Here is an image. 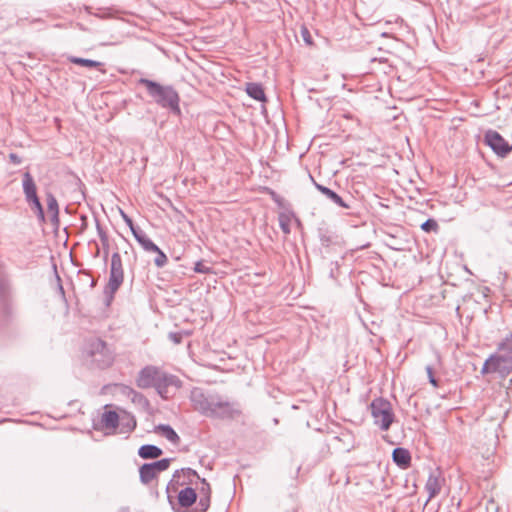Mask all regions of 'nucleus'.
Segmentation results:
<instances>
[{
    "mask_svg": "<svg viewBox=\"0 0 512 512\" xmlns=\"http://www.w3.org/2000/svg\"><path fill=\"white\" fill-rule=\"evenodd\" d=\"M374 423L384 431L388 430L394 421V413L389 401L376 398L370 404Z\"/></svg>",
    "mask_w": 512,
    "mask_h": 512,
    "instance_id": "obj_3",
    "label": "nucleus"
},
{
    "mask_svg": "<svg viewBox=\"0 0 512 512\" xmlns=\"http://www.w3.org/2000/svg\"><path fill=\"white\" fill-rule=\"evenodd\" d=\"M512 371V355L508 352L500 351L490 356L484 363L482 373H500L509 374Z\"/></svg>",
    "mask_w": 512,
    "mask_h": 512,
    "instance_id": "obj_5",
    "label": "nucleus"
},
{
    "mask_svg": "<svg viewBox=\"0 0 512 512\" xmlns=\"http://www.w3.org/2000/svg\"><path fill=\"white\" fill-rule=\"evenodd\" d=\"M140 479L144 484L150 483L157 477V474L150 464H144L140 468Z\"/></svg>",
    "mask_w": 512,
    "mask_h": 512,
    "instance_id": "obj_18",
    "label": "nucleus"
},
{
    "mask_svg": "<svg viewBox=\"0 0 512 512\" xmlns=\"http://www.w3.org/2000/svg\"><path fill=\"white\" fill-rule=\"evenodd\" d=\"M23 191L27 200L37 196L36 185L29 172H26L23 175Z\"/></svg>",
    "mask_w": 512,
    "mask_h": 512,
    "instance_id": "obj_13",
    "label": "nucleus"
},
{
    "mask_svg": "<svg viewBox=\"0 0 512 512\" xmlns=\"http://www.w3.org/2000/svg\"><path fill=\"white\" fill-rule=\"evenodd\" d=\"M485 141L499 155H505L511 150L508 142L498 132L488 131Z\"/></svg>",
    "mask_w": 512,
    "mask_h": 512,
    "instance_id": "obj_7",
    "label": "nucleus"
},
{
    "mask_svg": "<svg viewBox=\"0 0 512 512\" xmlns=\"http://www.w3.org/2000/svg\"><path fill=\"white\" fill-rule=\"evenodd\" d=\"M47 205L50 210L57 211V208H58L57 201L51 194L48 195Z\"/></svg>",
    "mask_w": 512,
    "mask_h": 512,
    "instance_id": "obj_28",
    "label": "nucleus"
},
{
    "mask_svg": "<svg viewBox=\"0 0 512 512\" xmlns=\"http://www.w3.org/2000/svg\"><path fill=\"white\" fill-rule=\"evenodd\" d=\"M500 351H506L512 355V333L501 343Z\"/></svg>",
    "mask_w": 512,
    "mask_h": 512,
    "instance_id": "obj_24",
    "label": "nucleus"
},
{
    "mask_svg": "<svg viewBox=\"0 0 512 512\" xmlns=\"http://www.w3.org/2000/svg\"><path fill=\"white\" fill-rule=\"evenodd\" d=\"M141 83L146 86L149 94L158 104L179 112V96L173 89L163 87L147 79H142Z\"/></svg>",
    "mask_w": 512,
    "mask_h": 512,
    "instance_id": "obj_1",
    "label": "nucleus"
},
{
    "mask_svg": "<svg viewBox=\"0 0 512 512\" xmlns=\"http://www.w3.org/2000/svg\"><path fill=\"white\" fill-rule=\"evenodd\" d=\"M71 62L77 65L85 66V67H98L101 65L100 62L89 60V59H83V58H77L73 57L71 58Z\"/></svg>",
    "mask_w": 512,
    "mask_h": 512,
    "instance_id": "obj_20",
    "label": "nucleus"
},
{
    "mask_svg": "<svg viewBox=\"0 0 512 512\" xmlns=\"http://www.w3.org/2000/svg\"><path fill=\"white\" fill-rule=\"evenodd\" d=\"M155 253H157V257L154 260L156 266L163 267L168 261L167 256L160 249L155 251Z\"/></svg>",
    "mask_w": 512,
    "mask_h": 512,
    "instance_id": "obj_25",
    "label": "nucleus"
},
{
    "mask_svg": "<svg viewBox=\"0 0 512 512\" xmlns=\"http://www.w3.org/2000/svg\"><path fill=\"white\" fill-rule=\"evenodd\" d=\"M421 228L425 232H436L438 230V223L434 219H428L421 225Z\"/></svg>",
    "mask_w": 512,
    "mask_h": 512,
    "instance_id": "obj_23",
    "label": "nucleus"
},
{
    "mask_svg": "<svg viewBox=\"0 0 512 512\" xmlns=\"http://www.w3.org/2000/svg\"><path fill=\"white\" fill-rule=\"evenodd\" d=\"M301 36L307 45H309V46L313 45L312 36L307 27L303 26L301 28Z\"/></svg>",
    "mask_w": 512,
    "mask_h": 512,
    "instance_id": "obj_26",
    "label": "nucleus"
},
{
    "mask_svg": "<svg viewBox=\"0 0 512 512\" xmlns=\"http://www.w3.org/2000/svg\"><path fill=\"white\" fill-rule=\"evenodd\" d=\"M317 189L323 193L324 195H326L328 198H330L333 202H335L336 204H338L339 206L341 207H344V208H347L348 206L344 203V201L342 200V198L337 194L335 193L334 191H332L331 189L325 187V186H322V185H317Z\"/></svg>",
    "mask_w": 512,
    "mask_h": 512,
    "instance_id": "obj_19",
    "label": "nucleus"
},
{
    "mask_svg": "<svg viewBox=\"0 0 512 512\" xmlns=\"http://www.w3.org/2000/svg\"><path fill=\"white\" fill-rule=\"evenodd\" d=\"M426 371H427V374H428V377H429V381L430 383L434 386V387H437V381L436 379L434 378L433 376V370L431 367H427L426 368Z\"/></svg>",
    "mask_w": 512,
    "mask_h": 512,
    "instance_id": "obj_30",
    "label": "nucleus"
},
{
    "mask_svg": "<svg viewBox=\"0 0 512 512\" xmlns=\"http://www.w3.org/2000/svg\"><path fill=\"white\" fill-rule=\"evenodd\" d=\"M122 214V217L124 219V221L126 222V224L129 226V228L131 229L132 233L134 234V232H138L135 227H134V224H133V221L132 219L127 216L125 213L121 212Z\"/></svg>",
    "mask_w": 512,
    "mask_h": 512,
    "instance_id": "obj_29",
    "label": "nucleus"
},
{
    "mask_svg": "<svg viewBox=\"0 0 512 512\" xmlns=\"http://www.w3.org/2000/svg\"><path fill=\"white\" fill-rule=\"evenodd\" d=\"M119 416L115 411H106L101 418L102 426L109 432H114L118 426Z\"/></svg>",
    "mask_w": 512,
    "mask_h": 512,
    "instance_id": "obj_10",
    "label": "nucleus"
},
{
    "mask_svg": "<svg viewBox=\"0 0 512 512\" xmlns=\"http://www.w3.org/2000/svg\"><path fill=\"white\" fill-rule=\"evenodd\" d=\"M138 454L143 459H153L158 458L162 450L154 445H143L139 448Z\"/></svg>",
    "mask_w": 512,
    "mask_h": 512,
    "instance_id": "obj_16",
    "label": "nucleus"
},
{
    "mask_svg": "<svg viewBox=\"0 0 512 512\" xmlns=\"http://www.w3.org/2000/svg\"><path fill=\"white\" fill-rule=\"evenodd\" d=\"M204 413L207 416L233 418L235 415L239 414L240 411L235 408L234 404L228 401L212 400L208 403Z\"/></svg>",
    "mask_w": 512,
    "mask_h": 512,
    "instance_id": "obj_6",
    "label": "nucleus"
},
{
    "mask_svg": "<svg viewBox=\"0 0 512 512\" xmlns=\"http://www.w3.org/2000/svg\"><path fill=\"white\" fill-rule=\"evenodd\" d=\"M27 201L32 205L33 209H35V211L37 212V214L40 217H44L43 207L40 203L38 196H35L34 198H30Z\"/></svg>",
    "mask_w": 512,
    "mask_h": 512,
    "instance_id": "obj_22",
    "label": "nucleus"
},
{
    "mask_svg": "<svg viewBox=\"0 0 512 512\" xmlns=\"http://www.w3.org/2000/svg\"><path fill=\"white\" fill-rule=\"evenodd\" d=\"M137 385L144 389L155 387L162 397L167 398V378L154 367H146L139 373Z\"/></svg>",
    "mask_w": 512,
    "mask_h": 512,
    "instance_id": "obj_2",
    "label": "nucleus"
},
{
    "mask_svg": "<svg viewBox=\"0 0 512 512\" xmlns=\"http://www.w3.org/2000/svg\"><path fill=\"white\" fill-rule=\"evenodd\" d=\"M394 462L401 468H408L411 463V455L407 449L396 448L392 453Z\"/></svg>",
    "mask_w": 512,
    "mask_h": 512,
    "instance_id": "obj_8",
    "label": "nucleus"
},
{
    "mask_svg": "<svg viewBox=\"0 0 512 512\" xmlns=\"http://www.w3.org/2000/svg\"><path fill=\"white\" fill-rule=\"evenodd\" d=\"M247 94L257 100V101H266V96L263 87L258 83H247L246 85Z\"/></svg>",
    "mask_w": 512,
    "mask_h": 512,
    "instance_id": "obj_15",
    "label": "nucleus"
},
{
    "mask_svg": "<svg viewBox=\"0 0 512 512\" xmlns=\"http://www.w3.org/2000/svg\"><path fill=\"white\" fill-rule=\"evenodd\" d=\"M194 271L197 273L208 274L211 273V269L206 267L201 261H198L194 266Z\"/></svg>",
    "mask_w": 512,
    "mask_h": 512,
    "instance_id": "obj_27",
    "label": "nucleus"
},
{
    "mask_svg": "<svg viewBox=\"0 0 512 512\" xmlns=\"http://www.w3.org/2000/svg\"><path fill=\"white\" fill-rule=\"evenodd\" d=\"M169 464H170V462L168 459H162V460L150 463V465L153 467V469L155 470L157 475H158V473L168 469Z\"/></svg>",
    "mask_w": 512,
    "mask_h": 512,
    "instance_id": "obj_21",
    "label": "nucleus"
},
{
    "mask_svg": "<svg viewBox=\"0 0 512 512\" xmlns=\"http://www.w3.org/2000/svg\"><path fill=\"white\" fill-rule=\"evenodd\" d=\"M134 237L144 250L149 252L159 251V247L153 241H151L145 234H142L140 232H134Z\"/></svg>",
    "mask_w": 512,
    "mask_h": 512,
    "instance_id": "obj_17",
    "label": "nucleus"
},
{
    "mask_svg": "<svg viewBox=\"0 0 512 512\" xmlns=\"http://www.w3.org/2000/svg\"><path fill=\"white\" fill-rule=\"evenodd\" d=\"M88 353L101 368L109 367L115 359L114 350L101 339H92L88 344Z\"/></svg>",
    "mask_w": 512,
    "mask_h": 512,
    "instance_id": "obj_4",
    "label": "nucleus"
},
{
    "mask_svg": "<svg viewBox=\"0 0 512 512\" xmlns=\"http://www.w3.org/2000/svg\"><path fill=\"white\" fill-rule=\"evenodd\" d=\"M211 488L210 485L205 481L201 480V487L199 489V499L201 505V511H205L210 503Z\"/></svg>",
    "mask_w": 512,
    "mask_h": 512,
    "instance_id": "obj_14",
    "label": "nucleus"
},
{
    "mask_svg": "<svg viewBox=\"0 0 512 512\" xmlns=\"http://www.w3.org/2000/svg\"><path fill=\"white\" fill-rule=\"evenodd\" d=\"M442 488V480L435 475H430L427 479L425 489L429 494L428 500H431L439 494Z\"/></svg>",
    "mask_w": 512,
    "mask_h": 512,
    "instance_id": "obj_11",
    "label": "nucleus"
},
{
    "mask_svg": "<svg viewBox=\"0 0 512 512\" xmlns=\"http://www.w3.org/2000/svg\"><path fill=\"white\" fill-rule=\"evenodd\" d=\"M154 432L162 437H165L171 443L178 445L180 437L169 425H158L154 428Z\"/></svg>",
    "mask_w": 512,
    "mask_h": 512,
    "instance_id": "obj_9",
    "label": "nucleus"
},
{
    "mask_svg": "<svg viewBox=\"0 0 512 512\" xmlns=\"http://www.w3.org/2000/svg\"><path fill=\"white\" fill-rule=\"evenodd\" d=\"M197 499V494L194 489L187 487L182 489L178 495L179 504L183 507H190L193 503H195Z\"/></svg>",
    "mask_w": 512,
    "mask_h": 512,
    "instance_id": "obj_12",
    "label": "nucleus"
},
{
    "mask_svg": "<svg viewBox=\"0 0 512 512\" xmlns=\"http://www.w3.org/2000/svg\"><path fill=\"white\" fill-rule=\"evenodd\" d=\"M282 227H283V230H284L286 233H288V232H289V230H288V228H287V225H282Z\"/></svg>",
    "mask_w": 512,
    "mask_h": 512,
    "instance_id": "obj_31",
    "label": "nucleus"
}]
</instances>
